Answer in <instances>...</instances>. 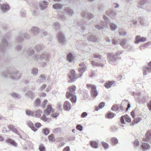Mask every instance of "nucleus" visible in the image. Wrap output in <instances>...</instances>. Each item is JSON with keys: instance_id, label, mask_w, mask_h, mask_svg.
Wrapping results in <instances>:
<instances>
[{"instance_id": "nucleus-1", "label": "nucleus", "mask_w": 151, "mask_h": 151, "mask_svg": "<svg viewBox=\"0 0 151 151\" xmlns=\"http://www.w3.org/2000/svg\"><path fill=\"white\" fill-rule=\"evenodd\" d=\"M74 23L76 27H80L81 31L82 32H84L88 26H91L93 24H96L95 25V27L99 30H102L106 27L108 28L107 24L106 22L103 21H100L99 23L97 24L96 21H93L92 22H90L88 21L83 22L79 21L78 20H75L74 21Z\"/></svg>"}, {"instance_id": "nucleus-2", "label": "nucleus", "mask_w": 151, "mask_h": 151, "mask_svg": "<svg viewBox=\"0 0 151 151\" xmlns=\"http://www.w3.org/2000/svg\"><path fill=\"white\" fill-rule=\"evenodd\" d=\"M19 71H17L14 72H9V70L2 71L1 73V75L4 78H6L9 77L11 78L14 80H18L21 77V76H18Z\"/></svg>"}, {"instance_id": "nucleus-3", "label": "nucleus", "mask_w": 151, "mask_h": 151, "mask_svg": "<svg viewBox=\"0 0 151 151\" xmlns=\"http://www.w3.org/2000/svg\"><path fill=\"white\" fill-rule=\"evenodd\" d=\"M51 57L50 54L48 52H44L40 55V59L41 61H44L42 64V66L45 67L48 64L50 60Z\"/></svg>"}, {"instance_id": "nucleus-4", "label": "nucleus", "mask_w": 151, "mask_h": 151, "mask_svg": "<svg viewBox=\"0 0 151 151\" xmlns=\"http://www.w3.org/2000/svg\"><path fill=\"white\" fill-rule=\"evenodd\" d=\"M65 13L69 16H72L73 14V12L69 7L65 8L63 12H58L57 14L58 17L64 21L65 20V17L64 15Z\"/></svg>"}, {"instance_id": "nucleus-5", "label": "nucleus", "mask_w": 151, "mask_h": 151, "mask_svg": "<svg viewBox=\"0 0 151 151\" xmlns=\"http://www.w3.org/2000/svg\"><path fill=\"white\" fill-rule=\"evenodd\" d=\"M80 67L78 68V71L79 73L77 75V78H79L82 77L84 73L87 70V66L86 63H82L79 64Z\"/></svg>"}, {"instance_id": "nucleus-6", "label": "nucleus", "mask_w": 151, "mask_h": 151, "mask_svg": "<svg viewBox=\"0 0 151 151\" xmlns=\"http://www.w3.org/2000/svg\"><path fill=\"white\" fill-rule=\"evenodd\" d=\"M68 78L69 79L68 82L69 83H72L77 79L76 71L74 70H71L70 73L68 74Z\"/></svg>"}, {"instance_id": "nucleus-7", "label": "nucleus", "mask_w": 151, "mask_h": 151, "mask_svg": "<svg viewBox=\"0 0 151 151\" xmlns=\"http://www.w3.org/2000/svg\"><path fill=\"white\" fill-rule=\"evenodd\" d=\"M107 58L109 62L111 64L116 62L117 60L120 59L118 57L115 56V55H112L111 53L108 54Z\"/></svg>"}, {"instance_id": "nucleus-8", "label": "nucleus", "mask_w": 151, "mask_h": 151, "mask_svg": "<svg viewBox=\"0 0 151 151\" xmlns=\"http://www.w3.org/2000/svg\"><path fill=\"white\" fill-rule=\"evenodd\" d=\"M23 37L26 39H29L30 38V36L27 33H23L22 32H20L19 33L17 40L18 42L23 40H24Z\"/></svg>"}, {"instance_id": "nucleus-9", "label": "nucleus", "mask_w": 151, "mask_h": 151, "mask_svg": "<svg viewBox=\"0 0 151 151\" xmlns=\"http://www.w3.org/2000/svg\"><path fill=\"white\" fill-rule=\"evenodd\" d=\"M58 37L59 42L64 44L66 42V38L64 34L61 32H59L58 34Z\"/></svg>"}, {"instance_id": "nucleus-10", "label": "nucleus", "mask_w": 151, "mask_h": 151, "mask_svg": "<svg viewBox=\"0 0 151 151\" xmlns=\"http://www.w3.org/2000/svg\"><path fill=\"white\" fill-rule=\"evenodd\" d=\"M8 45V42L5 38L2 39L1 43V51L2 52H4L6 48Z\"/></svg>"}, {"instance_id": "nucleus-11", "label": "nucleus", "mask_w": 151, "mask_h": 151, "mask_svg": "<svg viewBox=\"0 0 151 151\" xmlns=\"http://www.w3.org/2000/svg\"><path fill=\"white\" fill-rule=\"evenodd\" d=\"M31 9L32 10V14L33 15L36 16L38 15L39 11L37 3H33Z\"/></svg>"}, {"instance_id": "nucleus-12", "label": "nucleus", "mask_w": 151, "mask_h": 151, "mask_svg": "<svg viewBox=\"0 0 151 151\" xmlns=\"http://www.w3.org/2000/svg\"><path fill=\"white\" fill-rule=\"evenodd\" d=\"M69 88L70 89L69 92H67L66 94V97L68 99L71 96H74L73 93L75 92L76 87L75 86H73L70 87Z\"/></svg>"}, {"instance_id": "nucleus-13", "label": "nucleus", "mask_w": 151, "mask_h": 151, "mask_svg": "<svg viewBox=\"0 0 151 151\" xmlns=\"http://www.w3.org/2000/svg\"><path fill=\"white\" fill-rule=\"evenodd\" d=\"M81 16L83 18H85L86 17L89 19H92L94 17L93 14L90 13H87L86 10L85 11H83Z\"/></svg>"}, {"instance_id": "nucleus-14", "label": "nucleus", "mask_w": 151, "mask_h": 151, "mask_svg": "<svg viewBox=\"0 0 151 151\" xmlns=\"http://www.w3.org/2000/svg\"><path fill=\"white\" fill-rule=\"evenodd\" d=\"M104 18L106 21V23H107V22L108 23L107 25H110V28L111 30L114 31L117 28V26L114 23H109V22L108 20V18L106 16L104 15Z\"/></svg>"}, {"instance_id": "nucleus-15", "label": "nucleus", "mask_w": 151, "mask_h": 151, "mask_svg": "<svg viewBox=\"0 0 151 151\" xmlns=\"http://www.w3.org/2000/svg\"><path fill=\"white\" fill-rule=\"evenodd\" d=\"M85 36L87 37V40L89 41L93 42H95L97 40V38L96 36L92 34H88L85 35Z\"/></svg>"}, {"instance_id": "nucleus-16", "label": "nucleus", "mask_w": 151, "mask_h": 151, "mask_svg": "<svg viewBox=\"0 0 151 151\" xmlns=\"http://www.w3.org/2000/svg\"><path fill=\"white\" fill-rule=\"evenodd\" d=\"M0 8L3 12L6 13L10 9V7L8 4H3L1 5Z\"/></svg>"}, {"instance_id": "nucleus-17", "label": "nucleus", "mask_w": 151, "mask_h": 151, "mask_svg": "<svg viewBox=\"0 0 151 151\" xmlns=\"http://www.w3.org/2000/svg\"><path fill=\"white\" fill-rule=\"evenodd\" d=\"M143 70L144 76L147 75L148 73L151 72V61L149 63L147 66L143 68Z\"/></svg>"}, {"instance_id": "nucleus-18", "label": "nucleus", "mask_w": 151, "mask_h": 151, "mask_svg": "<svg viewBox=\"0 0 151 151\" xmlns=\"http://www.w3.org/2000/svg\"><path fill=\"white\" fill-rule=\"evenodd\" d=\"M35 51L34 49H29L28 50L26 49H24L23 54L26 57L28 56H31L35 53Z\"/></svg>"}, {"instance_id": "nucleus-19", "label": "nucleus", "mask_w": 151, "mask_h": 151, "mask_svg": "<svg viewBox=\"0 0 151 151\" xmlns=\"http://www.w3.org/2000/svg\"><path fill=\"white\" fill-rule=\"evenodd\" d=\"M124 120L128 122H130L131 121V118L128 115H125L122 116L120 118V121L122 124H125L126 123L124 121Z\"/></svg>"}, {"instance_id": "nucleus-20", "label": "nucleus", "mask_w": 151, "mask_h": 151, "mask_svg": "<svg viewBox=\"0 0 151 151\" xmlns=\"http://www.w3.org/2000/svg\"><path fill=\"white\" fill-rule=\"evenodd\" d=\"M39 4V7L40 10H44L47 7L48 2L45 0H44L42 2H40Z\"/></svg>"}, {"instance_id": "nucleus-21", "label": "nucleus", "mask_w": 151, "mask_h": 151, "mask_svg": "<svg viewBox=\"0 0 151 151\" xmlns=\"http://www.w3.org/2000/svg\"><path fill=\"white\" fill-rule=\"evenodd\" d=\"M6 142L9 145L14 147H17V143L14 140L11 138L7 139L6 141Z\"/></svg>"}, {"instance_id": "nucleus-22", "label": "nucleus", "mask_w": 151, "mask_h": 151, "mask_svg": "<svg viewBox=\"0 0 151 151\" xmlns=\"http://www.w3.org/2000/svg\"><path fill=\"white\" fill-rule=\"evenodd\" d=\"M144 141L150 143L151 144V130L147 131L145 134V138Z\"/></svg>"}, {"instance_id": "nucleus-23", "label": "nucleus", "mask_w": 151, "mask_h": 151, "mask_svg": "<svg viewBox=\"0 0 151 151\" xmlns=\"http://www.w3.org/2000/svg\"><path fill=\"white\" fill-rule=\"evenodd\" d=\"M25 96L27 98H30L32 100H33L35 97V93L31 91H29L26 92Z\"/></svg>"}, {"instance_id": "nucleus-24", "label": "nucleus", "mask_w": 151, "mask_h": 151, "mask_svg": "<svg viewBox=\"0 0 151 151\" xmlns=\"http://www.w3.org/2000/svg\"><path fill=\"white\" fill-rule=\"evenodd\" d=\"M146 40L145 37H141L139 35H137L136 37V40L135 41V44H138L139 42H144Z\"/></svg>"}, {"instance_id": "nucleus-25", "label": "nucleus", "mask_w": 151, "mask_h": 151, "mask_svg": "<svg viewBox=\"0 0 151 151\" xmlns=\"http://www.w3.org/2000/svg\"><path fill=\"white\" fill-rule=\"evenodd\" d=\"M30 31L33 35L36 36L39 33L40 29L37 27H33L31 28Z\"/></svg>"}, {"instance_id": "nucleus-26", "label": "nucleus", "mask_w": 151, "mask_h": 151, "mask_svg": "<svg viewBox=\"0 0 151 151\" xmlns=\"http://www.w3.org/2000/svg\"><path fill=\"white\" fill-rule=\"evenodd\" d=\"M142 150L143 151L149 150L150 148V145L146 143H142L141 145Z\"/></svg>"}, {"instance_id": "nucleus-27", "label": "nucleus", "mask_w": 151, "mask_h": 151, "mask_svg": "<svg viewBox=\"0 0 151 151\" xmlns=\"http://www.w3.org/2000/svg\"><path fill=\"white\" fill-rule=\"evenodd\" d=\"M63 109L65 111H69L71 109V104L68 101L65 102L63 105Z\"/></svg>"}, {"instance_id": "nucleus-28", "label": "nucleus", "mask_w": 151, "mask_h": 151, "mask_svg": "<svg viewBox=\"0 0 151 151\" xmlns=\"http://www.w3.org/2000/svg\"><path fill=\"white\" fill-rule=\"evenodd\" d=\"M146 2V0H140L137 4V7L139 8L143 9Z\"/></svg>"}, {"instance_id": "nucleus-29", "label": "nucleus", "mask_w": 151, "mask_h": 151, "mask_svg": "<svg viewBox=\"0 0 151 151\" xmlns=\"http://www.w3.org/2000/svg\"><path fill=\"white\" fill-rule=\"evenodd\" d=\"M27 124L28 127L34 131L36 132L37 130V129L35 127V126L31 121H28L27 123Z\"/></svg>"}, {"instance_id": "nucleus-30", "label": "nucleus", "mask_w": 151, "mask_h": 151, "mask_svg": "<svg viewBox=\"0 0 151 151\" xmlns=\"http://www.w3.org/2000/svg\"><path fill=\"white\" fill-rule=\"evenodd\" d=\"M91 94L93 96L96 97L98 94L96 86H94L92 88L91 90Z\"/></svg>"}, {"instance_id": "nucleus-31", "label": "nucleus", "mask_w": 151, "mask_h": 151, "mask_svg": "<svg viewBox=\"0 0 151 151\" xmlns=\"http://www.w3.org/2000/svg\"><path fill=\"white\" fill-rule=\"evenodd\" d=\"M106 13L107 15L111 17L115 16L116 14L114 11L111 9L106 11Z\"/></svg>"}, {"instance_id": "nucleus-32", "label": "nucleus", "mask_w": 151, "mask_h": 151, "mask_svg": "<svg viewBox=\"0 0 151 151\" xmlns=\"http://www.w3.org/2000/svg\"><path fill=\"white\" fill-rule=\"evenodd\" d=\"M67 60L70 63L72 62L74 58L73 54L71 53L67 55Z\"/></svg>"}, {"instance_id": "nucleus-33", "label": "nucleus", "mask_w": 151, "mask_h": 151, "mask_svg": "<svg viewBox=\"0 0 151 151\" xmlns=\"http://www.w3.org/2000/svg\"><path fill=\"white\" fill-rule=\"evenodd\" d=\"M52 110V107L51 105H48L47 108L45 110V113L47 115H49Z\"/></svg>"}, {"instance_id": "nucleus-34", "label": "nucleus", "mask_w": 151, "mask_h": 151, "mask_svg": "<svg viewBox=\"0 0 151 151\" xmlns=\"http://www.w3.org/2000/svg\"><path fill=\"white\" fill-rule=\"evenodd\" d=\"M63 7V5L59 3L55 4L52 5L53 8L57 10L61 9Z\"/></svg>"}, {"instance_id": "nucleus-35", "label": "nucleus", "mask_w": 151, "mask_h": 151, "mask_svg": "<svg viewBox=\"0 0 151 151\" xmlns=\"http://www.w3.org/2000/svg\"><path fill=\"white\" fill-rule=\"evenodd\" d=\"M91 64L93 66L103 67L104 66V64H101L99 62H96L94 61H92Z\"/></svg>"}, {"instance_id": "nucleus-36", "label": "nucleus", "mask_w": 151, "mask_h": 151, "mask_svg": "<svg viewBox=\"0 0 151 151\" xmlns=\"http://www.w3.org/2000/svg\"><path fill=\"white\" fill-rule=\"evenodd\" d=\"M8 127L9 129L12 132L15 133L16 134H19V132L18 131L17 129L14 127L13 125H10Z\"/></svg>"}, {"instance_id": "nucleus-37", "label": "nucleus", "mask_w": 151, "mask_h": 151, "mask_svg": "<svg viewBox=\"0 0 151 151\" xmlns=\"http://www.w3.org/2000/svg\"><path fill=\"white\" fill-rule=\"evenodd\" d=\"M114 81H108L105 84V86L107 88H110L111 86L114 83Z\"/></svg>"}, {"instance_id": "nucleus-38", "label": "nucleus", "mask_w": 151, "mask_h": 151, "mask_svg": "<svg viewBox=\"0 0 151 151\" xmlns=\"http://www.w3.org/2000/svg\"><path fill=\"white\" fill-rule=\"evenodd\" d=\"M115 115L113 112H108L106 115V117L107 119H111L114 117Z\"/></svg>"}, {"instance_id": "nucleus-39", "label": "nucleus", "mask_w": 151, "mask_h": 151, "mask_svg": "<svg viewBox=\"0 0 151 151\" xmlns=\"http://www.w3.org/2000/svg\"><path fill=\"white\" fill-rule=\"evenodd\" d=\"M90 145L91 147L94 148H97L98 147V143L95 141H90Z\"/></svg>"}, {"instance_id": "nucleus-40", "label": "nucleus", "mask_w": 151, "mask_h": 151, "mask_svg": "<svg viewBox=\"0 0 151 151\" xmlns=\"http://www.w3.org/2000/svg\"><path fill=\"white\" fill-rule=\"evenodd\" d=\"M44 48V46L43 45L38 44L35 47V48L37 52H39L40 50H42Z\"/></svg>"}, {"instance_id": "nucleus-41", "label": "nucleus", "mask_w": 151, "mask_h": 151, "mask_svg": "<svg viewBox=\"0 0 151 151\" xmlns=\"http://www.w3.org/2000/svg\"><path fill=\"white\" fill-rule=\"evenodd\" d=\"M53 26L56 30H58L60 29V24L58 22L54 23L53 24Z\"/></svg>"}, {"instance_id": "nucleus-42", "label": "nucleus", "mask_w": 151, "mask_h": 151, "mask_svg": "<svg viewBox=\"0 0 151 151\" xmlns=\"http://www.w3.org/2000/svg\"><path fill=\"white\" fill-rule=\"evenodd\" d=\"M42 111L40 110H38L34 112V115L36 117H39L41 116Z\"/></svg>"}, {"instance_id": "nucleus-43", "label": "nucleus", "mask_w": 151, "mask_h": 151, "mask_svg": "<svg viewBox=\"0 0 151 151\" xmlns=\"http://www.w3.org/2000/svg\"><path fill=\"white\" fill-rule=\"evenodd\" d=\"M105 103L104 102H101L99 104L98 107H96L95 108V110L98 111L100 109H102L104 106Z\"/></svg>"}, {"instance_id": "nucleus-44", "label": "nucleus", "mask_w": 151, "mask_h": 151, "mask_svg": "<svg viewBox=\"0 0 151 151\" xmlns=\"http://www.w3.org/2000/svg\"><path fill=\"white\" fill-rule=\"evenodd\" d=\"M41 101L40 99H36L35 102V105L36 107H38L40 106V104Z\"/></svg>"}, {"instance_id": "nucleus-45", "label": "nucleus", "mask_w": 151, "mask_h": 151, "mask_svg": "<svg viewBox=\"0 0 151 151\" xmlns=\"http://www.w3.org/2000/svg\"><path fill=\"white\" fill-rule=\"evenodd\" d=\"M126 41L125 40H124L121 42L120 45L124 48L127 49L128 47V46L126 45Z\"/></svg>"}, {"instance_id": "nucleus-46", "label": "nucleus", "mask_w": 151, "mask_h": 151, "mask_svg": "<svg viewBox=\"0 0 151 151\" xmlns=\"http://www.w3.org/2000/svg\"><path fill=\"white\" fill-rule=\"evenodd\" d=\"M111 109L115 111H118L119 110V106L117 104L113 105L111 108Z\"/></svg>"}, {"instance_id": "nucleus-47", "label": "nucleus", "mask_w": 151, "mask_h": 151, "mask_svg": "<svg viewBox=\"0 0 151 151\" xmlns=\"http://www.w3.org/2000/svg\"><path fill=\"white\" fill-rule=\"evenodd\" d=\"M10 95L12 97L15 99H18L19 98V94L15 92L11 93L10 94Z\"/></svg>"}, {"instance_id": "nucleus-48", "label": "nucleus", "mask_w": 151, "mask_h": 151, "mask_svg": "<svg viewBox=\"0 0 151 151\" xmlns=\"http://www.w3.org/2000/svg\"><path fill=\"white\" fill-rule=\"evenodd\" d=\"M48 139L52 142H54L55 139L54 137V135L53 134H51L48 136Z\"/></svg>"}, {"instance_id": "nucleus-49", "label": "nucleus", "mask_w": 151, "mask_h": 151, "mask_svg": "<svg viewBox=\"0 0 151 151\" xmlns=\"http://www.w3.org/2000/svg\"><path fill=\"white\" fill-rule=\"evenodd\" d=\"M111 142L115 145L117 144L118 143V139L115 137H112L111 138Z\"/></svg>"}, {"instance_id": "nucleus-50", "label": "nucleus", "mask_w": 151, "mask_h": 151, "mask_svg": "<svg viewBox=\"0 0 151 151\" xmlns=\"http://www.w3.org/2000/svg\"><path fill=\"white\" fill-rule=\"evenodd\" d=\"M101 144L104 147V149L106 150L109 148V145L107 143L104 142H101Z\"/></svg>"}, {"instance_id": "nucleus-51", "label": "nucleus", "mask_w": 151, "mask_h": 151, "mask_svg": "<svg viewBox=\"0 0 151 151\" xmlns=\"http://www.w3.org/2000/svg\"><path fill=\"white\" fill-rule=\"evenodd\" d=\"M26 113L27 115L29 116H33L34 115V112L29 111V110H26Z\"/></svg>"}, {"instance_id": "nucleus-52", "label": "nucleus", "mask_w": 151, "mask_h": 151, "mask_svg": "<svg viewBox=\"0 0 151 151\" xmlns=\"http://www.w3.org/2000/svg\"><path fill=\"white\" fill-rule=\"evenodd\" d=\"M32 73L34 75H36L38 73V69L37 68H34L32 71Z\"/></svg>"}, {"instance_id": "nucleus-53", "label": "nucleus", "mask_w": 151, "mask_h": 151, "mask_svg": "<svg viewBox=\"0 0 151 151\" xmlns=\"http://www.w3.org/2000/svg\"><path fill=\"white\" fill-rule=\"evenodd\" d=\"M43 133L45 135H47L50 132V131L47 128H44L42 130Z\"/></svg>"}, {"instance_id": "nucleus-54", "label": "nucleus", "mask_w": 151, "mask_h": 151, "mask_svg": "<svg viewBox=\"0 0 151 151\" xmlns=\"http://www.w3.org/2000/svg\"><path fill=\"white\" fill-rule=\"evenodd\" d=\"M93 57L94 58H97L101 59H102V56L98 54H95L93 55Z\"/></svg>"}, {"instance_id": "nucleus-55", "label": "nucleus", "mask_w": 151, "mask_h": 151, "mask_svg": "<svg viewBox=\"0 0 151 151\" xmlns=\"http://www.w3.org/2000/svg\"><path fill=\"white\" fill-rule=\"evenodd\" d=\"M133 96L136 99H139L140 96V94L139 93H135L134 92Z\"/></svg>"}, {"instance_id": "nucleus-56", "label": "nucleus", "mask_w": 151, "mask_h": 151, "mask_svg": "<svg viewBox=\"0 0 151 151\" xmlns=\"http://www.w3.org/2000/svg\"><path fill=\"white\" fill-rule=\"evenodd\" d=\"M61 131V129L60 128H58L55 129L53 131L54 134L60 133Z\"/></svg>"}, {"instance_id": "nucleus-57", "label": "nucleus", "mask_w": 151, "mask_h": 151, "mask_svg": "<svg viewBox=\"0 0 151 151\" xmlns=\"http://www.w3.org/2000/svg\"><path fill=\"white\" fill-rule=\"evenodd\" d=\"M39 149L40 151H45V148L44 145L42 144L39 145Z\"/></svg>"}, {"instance_id": "nucleus-58", "label": "nucleus", "mask_w": 151, "mask_h": 151, "mask_svg": "<svg viewBox=\"0 0 151 151\" xmlns=\"http://www.w3.org/2000/svg\"><path fill=\"white\" fill-rule=\"evenodd\" d=\"M70 100L73 103H75L76 101V97L74 95L73 96H71Z\"/></svg>"}, {"instance_id": "nucleus-59", "label": "nucleus", "mask_w": 151, "mask_h": 151, "mask_svg": "<svg viewBox=\"0 0 151 151\" xmlns=\"http://www.w3.org/2000/svg\"><path fill=\"white\" fill-rule=\"evenodd\" d=\"M20 16L22 17H25L26 15V12L25 11H21L20 12Z\"/></svg>"}, {"instance_id": "nucleus-60", "label": "nucleus", "mask_w": 151, "mask_h": 151, "mask_svg": "<svg viewBox=\"0 0 151 151\" xmlns=\"http://www.w3.org/2000/svg\"><path fill=\"white\" fill-rule=\"evenodd\" d=\"M127 34V33L126 31L119 30V35L121 36H124L126 35Z\"/></svg>"}, {"instance_id": "nucleus-61", "label": "nucleus", "mask_w": 151, "mask_h": 151, "mask_svg": "<svg viewBox=\"0 0 151 151\" xmlns=\"http://www.w3.org/2000/svg\"><path fill=\"white\" fill-rule=\"evenodd\" d=\"M118 130V129L116 127H113L111 129V131L112 132H116Z\"/></svg>"}, {"instance_id": "nucleus-62", "label": "nucleus", "mask_w": 151, "mask_h": 151, "mask_svg": "<svg viewBox=\"0 0 151 151\" xmlns=\"http://www.w3.org/2000/svg\"><path fill=\"white\" fill-rule=\"evenodd\" d=\"M124 52L123 50H119L116 53L114 54V55H115V56H119L120 55L122 54L123 52Z\"/></svg>"}, {"instance_id": "nucleus-63", "label": "nucleus", "mask_w": 151, "mask_h": 151, "mask_svg": "<svg viewBox=\"0 0 151 151\" xmlns=\"http://www.w3.org/2000/svg\"><path fill=\"white\" fill-rule=\"evenodd\" d=\"M41 119L45 122L47 121L48 120V119L46 117L45 114L43 115L41 117Z\"/></svg>"}, {"instance_id": "nucleus-64", "label": "nucleus", "mask_w": 151, "mask_h": 151, "mask_svg": "<svg viewBox=\"0 0 151 151\" xmlns=\"http://www.w3.org/2000/svg\"><path fill=\"white\" fill-rule=\"evenodd\" d=\"M141 120V119L140 118H138L137 119H136V118H135L134 119V120H133V124H136L138 122H139Z\"/></svg>"}]
</instances>
